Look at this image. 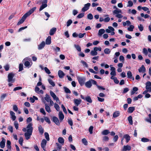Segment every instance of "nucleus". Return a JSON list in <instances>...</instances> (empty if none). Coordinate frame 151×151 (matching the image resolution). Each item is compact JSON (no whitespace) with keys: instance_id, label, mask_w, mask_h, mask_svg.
<instances>
[{"instance_id":"obj_22","label":"nucleus","mask_w":151,"mask_h":151,"mask_svg":"<svg viewBox=\"0 0 151 151\" xmlns=\"http://www.w3.org/2000/svg\"><path fill=\"white\" fill-rule=\"evenodd\" d=\"M51 43V37L49 36L47 38L46 40V44L47 45H49Z\"/></svg>"},{"instance_id":"obj_62","label":"nucleus","mask_w":151,"mask_h":151,"mask_svg":"<svg viewBox=\"0 0 151 151\" xmlns=\"http://www.w3.org/2000/svg\"><path fill=\"white\" fill-rule=\"evenodd\" d=\"M61 107L63 109V112L67 114V112L66 109L63 104H62L61 105Z\"/></svg>"},{"instance_id":"obj_35","label":"nucleus","mask_w":151,"mask_h":151,"mask_svg":"<svg viewBox=\"0 0 151 151\" xmlns=\"http://www.w3.org/2000/svg\"><path fill=\"white\" fill-rule=\"evenodd\" d=\"M58 142L60 143L63 144L64 143V139L63 138L61 137H59L58 139Z\"/></svg>"},{"instance_id":"obj_16","label":"nucleus","mask_w":151,"mask_h":151,"mask_svg":"<svg viewBox=\"0 0 151 151\" xmlns=\"http://www.w3.org/2000/svg\"><path fill=\"white\" fill-rule=\"evenodd\" d=\"M53 121L58 125H60L59 120L57 117L55 116H54L53 117Z\"/></svg>"},{"instance_id":"obj_47","label":"nucleus","mask_w":151,"mask_h":151,"mask_svg":"<svg viewBox=\"0 0 151 151\" xmlns=\"http://www.w3.org/2000/svg\"><path fill=\"white\" fill-rule=\"evenodd\" d=\"M23 141V137H20L19 141V144L21 146L22 145Z\"/></svg>"},{"instance_id":"obj_7","label":"nucleus","mask_w":151,"mask_h":151,"mask_svg":"<svg viewBox=\"0 0 151 151\" xmlns=\"http://www.w3.org/2000/svg\"><path fill=\"white\" fill-rule=\"evenodd\" d=\"M47 142V141L45 139H43L41 144V147L44 151H46L45 149V147Z\"/></svg>"},{"instance_id":"obj_44","label":"nucleus","mask_w":151,"mask_h":151,"mask_svg":"<svg viewBox=\"0 0 151 151\" xmlns=\"http://www.w3.org/2000/svg\"><path fill=\"white\" fill-rule=\"evenodd\" d=\"M82 142L84 145H87L88 142L85 138H84L82 139Z\"/></svg>"},{"instance_id":"obj_8","label":"nucleus","mask_w":151,"mask_h":151,"mask_svg":"<svg viewBox=\"0 0 151 151\" xmlns=\"http://www.w3.org/2000/svg\"><path fill=\"white\" fill-rule=\"evenodd\" d=\"M90 6L91 4L90 3H88L85 4L84 6L82 9V11L83 12L87 11L89 9Z\"/></svg>"},{"instance_id":"obj_39","label":"nucleus","mask_w":151,"mask_h":151,"mask_svg":"<svg viewBox=\"0 0 151 151\" xmlns=\"http://www.w3.org/2000/svg\"><path fill=\"white\" fill-rule=\"evenodd\" d=\"M85 100H86L87 102L91 103L92 102V101L91 99L89 96H88L86 97Z\"/></svg>"},{"instance_id":"obj_50","label":"nucleus","mask_w":151,"mask_h":151,"mask_svg":"<svg viewBox=\"0 0 151 151\" xmlns=\"http://www.w3.org/2000/svg\"><path fill=\"white\" fill-rule=\"evenodd\" d=\"M87 18L90 20H91L93 19V16L91 13L87 15Z\"/></svg>"},{"instance_id":"obj_32","label":"nucleus","mask_w":151,"mask_h":151,"mask_svg":"<svg viewBox=\"0 0 151 151\" xmlns=\"http://www.w3.org/2000/svg\"><path fill=\"white\" fill-rule=\"evenodd\" d=\"M32 63L30 64L29 61H26L24 63V65L26 67H27L28 68H29L32 65Z\"/></svg>"},{"instance_id":"obj_21","label":"nucleus","mask_w":151,"mask_h":151,"mask_svg":"<svg viewBox=\"0 0 151 151\" xmlns=\"http://www.w3.org/2000/svg\"><path fill=\"white\" fill-rule=\"evenodd\" d=\"M56 31V28L53 27L51 29L50 31L49 34L50 35H53Z\"/></svg>"},{"instance_id":"obj_27","label":"nucleus","mask_w":151,"mask_h":151,"mask_svg":"<svg viewBox=\"0 0 151 151\" xmlns=\"http://www.w3.org/2000/svg\"><path fill=\"white\" fill-rule=\"evenodd\" d=\"M124 138L126 140V142L127 143L130 140V137L128 134H126L124 136Z\"/></svg>"},{"instance_id":"obj_33","label":"nucleus","mask_w":151,"mask_h":151,"mask_svg":"<svg viewBox=\"0 0 151 151\" xmlns=\"http://www.w3.org/2000/svg\"><path fill=\"white\" fill-rule=\"evenodd\" d=\"M50 93L51 96L52 97L53 99H55L57 97L55 93L52 91H50Z\"/></svg>"},{"instance_id":"obj_2","label":"nucleus","mask_w":151,"mask_h":151,"mask_svg":"<svg viewBox=\"0 0 151 151\" xmlns=\"http://www.w3.org/2000/svg\"><path fill=\"white\" fill-rule=\"evenodd\" d=\"M113 13L114 15H115V17L117 18H121L123 17V16L119 14L122 13V10L119 9H117L116 10H114L113 12Z\"/></svg>"},{"instance_id":"obj_48","label":"nucleus","mask_w":151,"mask_h":151,"mask_svg":"<svg viewBox=\"0 0 151 151\" xmlns=\"http://www.w3.org/2000/svg\"><path fill=\"white\" fill-rule=\"evenodd\" d=\"M97 52L94 50H92L91 52V54L92 56H95L97 55Z\"/></svg>"},{"instance_id":"obj_64","label":"nucleus","mask_w":151,"mask_h":151,"mask_svg":"<svg viewBox=\"0 0 151 151\" xmlns=\"http://www.w3.org/2000/svg\"><path fill=\"white\" fill-rule=\"evenodd\" d=\"M138 27L140 31H143V27L142 24H140L138 26Z\"/></svg>"},{"instance_id":"obj_17","label":"nucleus","mask_w":151,"mask_h":151,"mask_svg":"<svg viewBox=\"0 0 151 151\" xmlns=\"http://www.w3.org/2000/svg\"><path fill=\"white\" fill-rule=\"evenodd\" d=\"M58 75L60 78H62L65 75L64 73L61 70H59L58 71Z\"/></svg>"},{"instance_id":"obj_51","label":"nucleus","mask_w":151,"mask_h":151,"mask_svg":"<svg viewBox=\"0 0 151 151\" xmlns=\"http://www.w3.org/2000/svg\"><path fill=\"white\" fill-rule=\"evenodd\" d=\"M64 89L65 93H70L71 91L70 90L67 88L66 87H64Z\"/></svg>"},{"instance_id":"obj_53","label":"nucleus","mask_w":151,"mask_h":151,"mask_svg":"<svg viewBox=\"0 0 151 151\" xmlns=\"http://www.w3.org/2000/svg\"><path fill=\"white\" fill-rule=\"evenodd\" d=\"M56 144L57 146V150H58V151H60V150L62 147L58 143H56Z\"/></svg>"},{"instance_id":"obj_9","label":"nucleus","mask_w":151,"mask_h":151,"mask_svg":"<svg viewBox=\"0 0 151 151\" xmlns=\"http://www.w3.org/2000/svg\"><path fill=\"white\" fill-rule=\"evenodd\" d=\"M36 7H35L31 9L29 11L27 12V13H25V14L28 17L33 13L34 11L36 9Z\"/></svg>"},{"instance_id":"obj_4","label":"nucleus","mask_w":151,"mask_h":151,"mask_svg":"<svg viewBox=\"0 0 151 151\" xmlns=\"http://www.w3.org/2000/svg\"><path fill=\"white\" fill-rule=\"evenodd\" d=\"M97 82L94 80L91 79L86 82L85 83L86 86L88 88H90L92 86V84L96 85Z\"/></svg>"},{"instance_id":"obj_24","label":"nucleus","mask_w":151,"mask_h":151,"mask_svg":"<svg viewBox=\"0 0 151 151\" xmlns=\"http://www.w3.org/2000/svg\"><path fill=\"white\" fill-rule=\"evenodd\" d=\"M48 102H49L51 100L50 97L47 94L45 95V97L44 98Z\"/></svg>"},{"instance_id":"obj_3","label":"nucleus","mask_w":151,"mask_h":151,"mask_svg":"<svg viewBox=\"0 0 151 151\" xmlns=\"http://www.w3.org/2000/svg\"><path fill=\"white\" fill-rule=\"evenodd\" d=\"M145 88L147 90L143 92V94H146L148 92H151V82L148 81L146 83Z\"/></svg>"},{"instance_id":"obj_45","label":"nucleus","mask_w":151,"mask_h":151,"mask_svg":"<svg viewBox=\"0 0 151 151\" xmlns=\"http://www.w3.org/2000/svg\"><path fill=\"white\" fill-rule=\"evenodd\" d=\"M44 135L45 138L46 139L47 141H49L50 140V138L49 137V135L48 133L45 132L44 133Z\"/></svg>"},{"instance_id":"obj_13","label":"nucleus","mask_w":151,"mask_h":151,"mask_svg":"<svg viewBox=\"0 0 151 151\" xmlns=\"http://www.w3.org/2000/svg\"><path fill=\"white\" fill-rule=\"evenodd\" d=\"M127 75L128 78L132 79L133 80H134V78L133 76L132 72L130 71H127Z\"/></svg>"},{"instance_id":"obj_57","label":"nucleus","mask_w":151,"mask_h":151,"mask_svg":"<svg viewBox=\"0 0 151 151\" xmlns=\"http://www.w3.org/2000/svg\"><path fill=\"white\" fill-rule=\"evenodd\" d=\"M96 85L97 86L98 89L100 90H105V88L103 87L102 86L98 85L97 84Z\"/></svg>"},{"instance_id":"obj_26","label":"nucleus","mask_w":151,"mask_h":151,"mask_svg":"<svg viewBox=\"0 0 151 151\" xmlns=\"http://www.w3.org/2000/svg\"><path fill=\"white\" fill-rule=\"evenodd\" d=\"M74 102L77 106H78L80 104L81 100L80 99H74Z\"/></svg>"},{"instance_id":"obj_42","label":"nucleus","mask_w":151,"mask_h":151,"mask_svg":"<svg viewBox=\"0 0 151 151\" xmlns=\"http://www.w3.org/2000/svg\"><path fill=\"white\" fill-rule=\"evenodd\" d=\"M81 63L83 64V65L85 67H88V64L85 61L83 60H81Z\"/></svg>"},{"instance_id":"obj_38","label":"nucleus","mask_w":151,"mask_h":151,"mask_svg":"<svg viewBox=\"0 0 151 151\" xmlns=\"http://www.w3.org/2000/svg\"><path fill=\"white\" fill-rule=\"evenodd\" d=\"M54 107L55 109L58 111H59L60 110V107L58 105V104L56 103H55L54 104Z\"/></svg>"},{"instance_id":"obj_41","label":"nucleus","mask_w":151,"mask_h":151,"mask_svg":"<svg viewBox=\"0 0 151 151\" xmlns=\"http://www.w3.org/2000/svg\"><path fill=\"white\" fill-rule=\"evenodd\" d=\"M11 142L9 140H8L7 141V147L8 148V149H11Z\"/></svg>"},{"instance_id":"obj_1","label":"nucleus","mask_w":151,"mask_h":151,"mask_svg":"<svg viewBox=\"0 0 151 151\" xmlns=\"http://www.w3.org/2000/svg\"><path fill=\"white\" fill-rule=\"evenodd\" d=\"M32 123H29L27 126V132L24 133V136L27 140L29 139L32 134L33 131Z\"/></svg>"},{"instance_id":"obj_56","label":"nucleus","mask_w":151,"mask_h":151,"mask_svg":"<svg viewBox=\"0 0 151 151\" xmlns=\"http://www.w3.org/2000/svg\"><path fill=\"white\" fill-rule=\"evenodd\" d=\"M72 23V21L71 19H69L66 22L67 26H69Z\"/></svg>"},{"instance_id":"obj_31","label":"nucleus","mask_w":151,"mask_h":151,"mask_svg":"<svg viewBox=\"0 0 151 151\" xmlns=\"http://www.w3.org/2000/svg\"><path fill=\"white\" fill-rule=\"evenodd\" d=\"M110 133V132L108 130L105 129L102 132L101 134L104 135H107Z\"/></svg>"},{"instance_id":"obj_52","label":"nucleus","mask_w":151,"mask_h":151,"mask_svg":"<svg viewBox=\"0 0 151 151\" xmlns=\"http://www.w3.org/2000/svg\"><path fill=\"white\" fill-rule=\"evenodd\" d=\"M86 34L85 33H80L78 35L79 38H83L85 35H86Z\"/></svg>"},{"instance_id":"obj_40","label":"nucleus","mask_w":151,"mask_h":151,"mask_svg":"<svg viewBox=\"0 0 151 151\" xmlns=\"http://www.w3.org/2000/svg\"><path fill=\"white\" fill-rule=\"evenodd\" d=\"M134 28V26L133 25H130L129 27H128L127 29L128 31L131 32L133 31V29Z\"/></svg>"},{"instance_id":"obj_34","label":"nucleus","mask_w":151,"mask_h":151,"mask_svg":"<svg viewBox=\"0 0 151 151\" xmlns=\"http://www.w3.org/2000/svg\"><path fill=\"white\" fill-rule=\"evenodd\" d=\"M47 6V4H42V5L41 6L40 8L39 9V11H40L43 10Z\"/></svg>"},{"instance_id":"obj_59","label":"nucleus","mask_w":151,"mask_h":151,"mask_svg":"<svg viewBox=\"0 0 151 151\" xmlns=\"http://www.w3.org/2000/svg\"><path fill=\"white\" fill-rule=\"evenodd\" d=\"M109 140V138L106 136H104L102 140L104 141H107Z\"/></svg>"},{"instance_id":"obj_11","label":"nucleus","mask_w":151,"mask_h":151,"mask_svg":"<svg viewBox=\"0 0 151 151\" xmlns=\"http://www.w3.org/2000/svg\"><path fill=\"white\" fill-rule=\"evenodd\" d=\"M132 149L131 146L129 145H124L123 148L122 149V151H126L127 150H130Z\"/></svg>"},{"instance_id":"obj_55","label":"nucleus","mask_w":151,"mask_h":151,"mask_svg":"<svg viewBox=\"0 0 151 151\" xmlns=\"http://www.w3.org/2000/svg\"><path fill=\"white\" fill-rule=\"evenodd\" d=\"M141 141L143 142H147L149 141V139L143 137L141 139Z\"/></svg>"},{"instance_id":"obj_37","label":"nucleus","mask_w":151,"mask_h":151,"mask_svg":"<svg viewBox=\"0 0 151 151\" xmlns=\"http://www.w3.org/2000/svg\"><path fill=\"white\" fill-rule=\"evenodd\" d=\"M128 119L129 121V123L131 125H132L133 124V121L132 120V117L131 116H129L128 118Z\"/></svg>"},{"instance_id":"obj_60","label":"nucleus","mask_w":151,"mask_h":151,"mask_svg":"<svg viewBox=\"0 0 151 151\" xmlns=\"http://www.w3.org/2000/svg\"><path fill=\"white\" fill-rule=\"evenodd\" d=\"M93 127L92 126H91L89 129V131L90 134H92L93 133Z\"/></svg>"},{"instance_id":"obj_54","label":"nucleus","mask_w":151,"mask_h":151,"mask_svg":"<svg viewBox=\"0 0 151 151\" xmlns=\"http://www.w3.org/2000/svg\"><path fill=\"white\" fill-rule=\"evenodd\" d=\"M44 119H45V121L46 122H47L49 124L50 123V119H49V118L48 117H46V116H44Z\"/></svg>"},{"instance_id":"obj_14","label":"nucleus","mask_w":151,"mask_h":151,"mask_svg":"<svg viewBox=\"0 0 151 151\" xmlns=\"http://www.w3.org/2000/svg\"><path fill=\"white\" fill-rule=\"evenodd\" d=\"M43 102L45 104V108L46 111L48 113H50L51 112L50 108V107L48 106L47 104L45 103V102L44 101Z\"/></svg>"},{"instance_id":"obj_58","label":"nucleus","mask_w":151,"mask_h":151,"mask_svg":"<svg viewBox=\"0 0 151 151\" xmlns=\"http://www.w3.org/2000/svg\"><path fill=\"white\" fill-rule=\"evenodd\" d=\"M133 3L131 1H128V4L127 5V6L128 7H131L133 6Z\"/></svg>"},{"instance_id":"obj_49","label":"nucleus","mask_w":151,"mask_h":151,"mask_svg":"<svg viewBox=\"0 0 151 151\" xmlns=\"http://www.w3.org/2000/svg\"><path fill=\"white\" fill-rule=\"evenodd\" d=\"M44 69L45 72L47 74H49L51 72L50 70L47 67H45L44 68Z\"/></svg>"},{"instance_id":"obj_6","label":"nucleus","mask_w":151,"mask_h":151,"mask_svg":"<svg viewBox=\"0 0 151 151\" xmlns=\"http://www.w3.org/2000/svg\"><path fill=\"white\" fill-rule=\"evenodd\" d=\"M78 82L81 86L84 85L85 81V78H84L78 77H77Z\"/></svg>"},{"instance_id":"obj_18","label":"nucleus","mask_w":151,"mask_h":151,"mask_svg":"<svg viewBox=\"0 0 151 151\" xmlns=\"http://www.w3.org/2000/svg\"><path fill=\"white\" fill-rule=\"evenodd\" d=\"M10 113L12 119L13 121H14L16 118V117L15 115V113L13 111H11L10 112Z\"/></svg>"},{"instance_id":"obj_36","label":"nucleus","mask_w":151,"mask_h":151,"mask_svg":"<svg viewBox=\"0 0 151 151\" xmlns=\"http://www.w3.org/2000/svg\"><path fill=\"white\" fill-rule=\"evenodd\" d=\"M48 81L49 83L52 86L54 87L55 86L54 82L52 80L50 79H48Z\"/></svg>"},{"instance_id":"obj_61","label":"nucleus","mask_w":151,"mask_h":151,"mask_svg":"<svg viewBox=\"0 0 151 151\" xmlns=\"http://www.w3.org/2000/svg\"><path fill=\"white\" fill-rule=\"evenodd\" d=\"M84 13H81L79 14L77 16L78 18H81L83 17Z\"/></svg>"},{"instance_id":"obj_15","label":"nucleus","mask_w":151,"mask_h":151,"mask_svg":"<svg viewBox=\"0 0 151 151\" xmlns=\"http://www.w3.org/2000/svg\"><path fill=\"white\" fill-rule=\"evenodd\" d=\"M108 28L106 29V32L107 33H110L111 31H114V29L111 26H109Z\"/></svg>"},{"instance_id":"obj_23","label":"nucleus","mask_w":151,"mask_h":151,"mask_svg":"<svg viewBox=\"0 0 151 151\" xmlns=\"http://www.w3.org/2000/svg\"><path fill=\"white\" fill-rule=\"evenodd\" d=\"M5 140L3 138L2 141L0 142V145L1 148H3L5 146Z\"/></svg>"},{"instance_id":"obj_28","label":"nucleus","mask_w":151,"mask_h":151,"mask_svg":"<svg viewBox=\"0 0 151 151\" xmlns=\"http://www.w3.org/2000/svg\"><path fill=\"white\" fill-rule=\"evenodd\" d=\"M119 111H116L114 113L113 117L114 118L117 117L119 116Z\"/></svg>"},{"instance_id":"obj_20","label":"nucleus","mask_w":151,"mask_h":151,"mask_svg":"<svg viewBox=\"0 0 151 151\" xmlns=\"http://www.w3.org/2000/svg\"><path fill=\"white\" fill-rule=\"evenodd\" d=\"M64 115L62 111H60L59 113V118L60 121H62L64 118Z\"/></svg>"},{"instance_id":"obj_29","label":"nucleus","mask_w":151,"mask_h":151,"mask_svg":"<svg viewBox=\"0 0 151 151\" xmlns=\"http://www.w3.org/2000/svg\"><path fill=\"white\" fill-rule=\"evenodd\" d=\"M38 130L39 132L41 134H42L44 132V129L42 128L41 125H39L38 127Z\"/></svg>"},{"instance_id":"obj_25","label":"nucleus","mask_w":151,"mask_h":151,"mask_svg":"<svg viewBox=\"0 0 151 151\" xmlns=\"http://www.w3.org/2000/svg\"><path fill=\"white\" fill-rule=\"evenodd\" d=\"M105 32V30L104 29H101L99 30L98 33V35L100 36H101Z\"/></svg>"},{"instance_id":"obj_63","label":"nucleus","mask_w":151,"mask_h":151,"mask_svg":"<svg viewBox=\"0 0 151 151\" xmlns=\"http://www.w3.org/2000/svg\"><path fill=\"white\" fill-rule=\"evenodd\" d=\"M40 112L42 113L43 115H45L46 113L44 109L43 108H41L40 109Z\"/></svg>"},{"instance_id":"obj_30","label":"nucleus","mask_w":151,"mask_h":151,"mask_svg":"<svg viewBox=\"0 0 151 151\" xmlns=\"http://www.w3.org/2000/svg\"><path fill=\"white\" fill-rule=\"evenodd\" d=\"M134 110L135 108L134 107H130L128 109V112L129 113H131Z\"/></svg>"},{"instance_id":"obj_19","label":"nucleus","mask_w":151,"mask_h":151,"mask_svg":"<svg viewBox=\"0 0 151 151\" xmlns=\"http://www.w3.org/2000/svg\"><path fill=\"white\" fill-rule=\"evenodd\" d=\"M138 71L139 73H145V72L146 69L143 65H142L141 67L139 68Z\"/></svg>"},{"instance_id":"obj_5","label":"nucleus","mask_w":151,"mask_h":151,"mask_svg":"<svg viewBox=\"0 0 151 151\" xmlns=\"http://www.w3.org/2000/svg\"><path fill=\"white\" fill-rule=\"evenodd\" d=\"M14 76V75L12 73H9L8 76V81L9 82H11L13 83L15 81L14 79L13 78Z\"/></svg>"},{"instance_id":"obj_43","label":"nucleus","mask_w":151,"mask_h":151,"mask_svg":"<svg viewBox=\"0 0 151 151\" xmlns=\"http://www.w3.org/2000/svg\"><path fill=\"white\" fill-rule=\"evenodd\" d=\"M74 46L76 48V50L79 52H80L81 51V48L78 45H74Z\"/></svg>"},{"instance_id":"obj_10","label":"nucleus","mask_w":151,"mask_h":151,"mask_svg":"<svg viewBox=\"0 0 151 151\" xmlns=\"http://www.w3.org/2000/svg\"><path fill=\"white\" fill-rule=\"evenodd\" d=\"M27 17L24 14L22 17V19L18 22L17 25H19L23 23L26 19Z\"/></svg>"},{"instance_id":"obj_12","label":"nucleus","mask_w":151,"mask_h":151,"mask_svg":"<svg viewBox=\"0 0 151 151\" xmlns=\"http://www.w3.org/2000/svg\"><path fill=\"white\" fill-rule=\"evenodd\" d=\"M45 45V42L44 41H42V42L38 45V49L39 50H40L43 48Z\"/></svg>"},{"instance_id":"obj_46","label":"nucleus","mask_w":151,"mask_h":151,"mask_svg":"<svg viewBox=\"0 0 151 151\" xmlns=\"http://www.w3.org/2000/svg\"><path fill=\"white\" fill-rule=\"evenodd\" d=\"M104 52L106 54H109L111 52L110 49L109 48H105L104 50Z\"/></svg>"}]
</instances>
